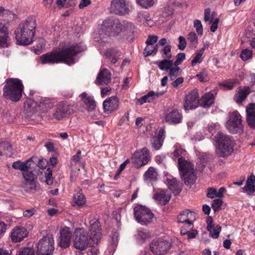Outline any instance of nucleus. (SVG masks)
<instances>
[{"label":"nucleus","instance_id":"nucleus-1","mask_svg":"<svg viewBox=\"0 0 255 255\" xmlns=\"http://www.w3.org/2000/svg\"><path fill=\"white\" fill-rule=\"evenodd\" d=\"M85 46L82 43L66 45L61 49L53 50L40 57L42 64H54L64 63L69 65L75 63V57L84 51Z\"/></svg>","mask_w":255,"mask_h":255},{"label":"nucleus","instance_id":"nucleus-2","mask_svg":"<svg viewBox=\"0 0 255 255\" xmlns=\"http://www.w3.org/2000/svg\"><path fill=\"white\" fill-rule=\"evenodd\" d=\"M36 24L33 18L28 17L21 22L15 30V39L20 45H28L33 41Z\"/></svg>","mask_w":255,"mask_h":255},{"label":"nucleus","instance_id":"nucleus-3","mask_svg":"<svg viewBox=\"0 0 255 255\" xmlns=\"http://www.w3.org/2000/svg\"><path fill=\"white\" fill-rule=\"evenodd\" d=\"M24 88V85L20 79L14 78H7L3 87L2 96L7 100L14 103L17 102L22 98Z\"/></svg>","mask_w":255,"mask_h":255},{"label":"nucleus","instance_id":"nucleus-4","mask_svg":"<svg viewBox=\"0 0 255 255\" xmlns=\"http://www.w3.org/2000/svg\"><path fill=\"white\" fill-rule=\"evenodd\" d=\"M218 144L216 152L219 157H227L234 151V143L232 137L221 132H218L215 136Z\"/></svg>","mask_w":255,"mask_h":255},{"label":"nucleus","instance_id":"nucleus-5","mask_svg":"<svg viewBox=\"0 0 255 255\" xmlns=\"http://www.w3.org/2000/svg\"><path fill=\"white\" fill-rule=\"evenodd\" d=\"M178 166L181 177L185 184H194L197 178L194 165L183 157H180L178 160Z\"/></svg>","mask_w":255,"mask_h":255},{"label":"nucleus","instance_id":"nucleus-6","mask_svg":"<svg viewBox=\"0 0 255 255\" xmlns=\"http://www.w3.org/2000/svg\"><path fill=\"white\" fill-rule=\"evenodd\" d=\"M229 119L226 123V128L233 134H241L244 131V124L242 117L238 111L229 113Z\"/></svg>","mask_w":255,"mask_h":255},{"label":"nucleus","instance_id":"nucleus-7","mask_svg":"<svg viewBox=\"0 0 255 255\" xmlns=\"http://www.w3.org/2000/svg\"><path fill=\"white\" fill-rule=\"evenodd\" d=\"M54 241L53 235L48 234L37 244V255H51L54 251Z\"/></svg>","mask_w":255,"mask_h":255},{"label":"nucleus","instance_id":"nucleus-8","mask_svg":"<svg viewBox=\"0 0 255 255\" xmlns=\"http://www.w3.org/2000/svg\"><path fill=\"white\" fill-rule=\"evenodd\" d=\"M134 215L137 222L142 225L150 223L154 217L149 209L141 205H138L134 207Z\"/></svg>","mask_w":255,"mask_h":255},{"label":"nucleus","instance_id":"nucleus-9","mask_svg":"<svg viewBox=\"0 0 255 255\" xmlns=\"http://www.w3.org/2000/svg\"><path fill=\"white\" fill-rule=\"evenodd\" d=\"M89 245L88 234L83 228H76L73 233V246L80 251L87 249Z\"/></svg>","mask_w":255,"mask_h":255},{"label":"nucleus","instance_id":"nucleus-10","mask_svg":"<svg viewBox=\"0 0 255 255\" xmlns=\"http://www.w3.org/2000/svg\"><path fill=\"white\" fill-rule=\"evenodd\" d=\"M150 159L149 150L144 147L134 152L132 156L131 162L135 167L139 168L147 164Z\"/></svg>","mask_w":255,"mask_h":255},{"label":"nucleus","instance_id":"nucleus-11","mask_svg":"<svg viewBox=\"0 0 255 255\" xmlns=\"http://www.w3.org/2000/svg\"><path fill=\"white\" fill-rule=\"evenodd\" d=\"M182 112L176 109L168 108L164 112V119L169 125H177L182 122Z\"/></svg>","mask_w":255,"mask_h":255},{"label":"nucleus","instance_id":"nucleus-12","mask_svg":"<svg viewBox=\"0 0 255 255\" xmlns=\"http://www.w3.org/2000/svg\"><path fill=\"white\" fill-rule=\"evenodd\" d=\"M199 94L196 90L189 92L184 99V109L185 111L195 109L199 105Z\"/></svg>","mask_w":255,"mask_h":255},{"label":"nucleus","instance_id":"nucleus-13","mask_svg":"<svg viewBox=\"0 0 255 255\" xmlns=\"http://www.w3.org/2000/svg\"><path fill=\"white\" fill-rule=\"evenodd\" d=\"M73 112L72 106L65 101H62L57 105L53 116L56 119L60 120L67 115L72 114Z\"/></svg>","mask_w":255,"mask_h":255},{"label":"nucleus","instance_id":"nucleus-14","mask_svg":"<svg viewBox=\"0 0 255 255\" xmlns=\"http://www.w3.org/2000/svg\"><path fill=\"white\" fill-rule=\"evenodd\" d=\"M170 244L166 241H153L150 245L151 251L156 255H164L170 249Z\"/></svg>","mask_w":255,"mask_h":255},{"label":"nucleus","instance_id":"nucleus-15","mask_svg":"<svg viewBox=\"0 0 255 255\" xmlns=\"http://www.w3.org/2000/svg\"><path fill=\"white\" fill-rule=\"evenodd\" d=\"M128 10L124 0H113L111 2L110 12L117 15H123Z\"/></svg>","mask_w":255,"mask_h":255},{"label":"nucleus","instance_id":"nucleus-16","mask_svg":"<svg viewBox=\"0 0 255 255\" xmlns=\"http://www.w3.org/2000/svg\"><path fill=\"white\" fill-rule=\"evenodd\" d=\"M60 234L58 245L63 249L68 248L71 244L72 235L70 228L67 227L63 228L61 230Z\"/></svg>","mask_w":255,"mask_h":255},{"label":"nucleus","instance_id":"nucleus-17","mask_svg":"<svg viewBox=\"0 0 255 255\" xmlns=\"http://www.w3.org/2000/svg\"><path fill=\"white\" fill-rule=\"evenodd\" d=\"M119 99L117 96H112L105 100L103 104L105 113L109 114L116 110L119 107Z\"/></svg>","mask_w":255,"mask_h":255},{"label":"nucleus","instance_id":"nucleus-18","mask_svg":"<svg viewBox=\"0 0 255 255\" xmlns=\"http://www.w3.org/2000/svg\"><path fill=\"white\" fill-rule=\"evenodd\" d=\"M91 226L89 229L90 235V239H92L93 241L97 242L101 238L102 235V229L100 222L96 220L93 223H90Z\"/></svg>","mask_w":255,"mask_h":255},{"label":"nucleus","instance_id":"nucleus-19","mask_svg":"<svg viewBox=\"0 0 255 255\" xmlns=\"http://www.w3.org/2000/svg\"><path fill=\"white\" fill-rule=\"evenodd\" d=\"M246 121L250 128L255 129V103L249 104L246 108Z\"/></svg>","mask_w":255,"mask_h":255},{"label":"nucleus","instance_id":"nucleus-20","mask_svg":"<svg viewBox=\"0 0 255 255\" xmlns=\"http://www.w3.org/2000/svg\"><path fill=\"white\" fill-rule=\"evenodd\" d=\"M251 93V90L250 87H240L238 88L237 93L234 95L233 99L237 103L239 104H242Z\"/></svg>","mask_w":255,"mask_h":255},{"label":"nucleus","instance_id":"nucleus-21","mask_svg":"<svg viewBox=\"0 0 255 255\" xmlns=\"http://www.w3.org/2000/svg\"><path fill=\"white\" fill-rule=\"evenodd\" d=\"M28 235L27 230L22 227H15L11 233V239L14 242H19Z\"/></svg>","mask_w":255,"mask_h":255},{"label":"nucleus","instance_id":"nucleus-22","mask_svg":"<svg viewBox=\"0 0 255 255\" xmlns=\"http://www.w3.org/2000/svg\"><path fill=\"white\" fill-rule=\"evenodd\" d=\"M165 138V131L163 129H160L155 135L150 139V143L152 147L155 150L159 149L162 146Z\"/></svg>","mask_w":255,"mask_h":255},{"label":"nucleus","instance_id":"nucleus-23","mask_svg":"<svg viewBox=\"0 0 255 255\" xmlns=\"http://www.w3.org/2000/svg\"><path fill=\"white\" fill-rule=\"evenodd\" d=\"M215 96L211 92L203 95L199 99V105L204 108H209L214 103Z\"/></svg>","mask_w":255,"mask_h":255},{"label":"nucleus","instance_id":"nucleus-24","mask_svg":"<svg viewBox=\"0 0 255 255\" xmlns=\"http://www.w3.org/2000/svg\"><path fill=\"white\" fill-rule=\"evenodd\" d=\"M111 73L107 69H104L101 70L97 77V82L100 85H107L111 81Z\"/></svg>","mask_w":255,"mask_h":255},{"label":"nucleus","instance_id":"nucleus-25","mask_svg":"<svg viewBox=\"0 0 255 255\" xmlns=\"http://www.w3.org/2000/svg\"><path fill=\"white\" fill-rule=\"evenodd\" d=\"M80 97L88 111H92L95 109L96 104L93 97L89 96L86 92L82 93Z\"/></svg>","mask_w":255,"mask_h":255},{"label":"nucleus","instance_id":"nucleus-26","mask_svg":"<svg viewBox=\"0 0 255 255\" xmlns=\"http://www.w3.org/2000/svg\"><path fill=\"white\" fill-rule=\"evenodd\" d=\"M8 31L4 24L0 23V47H3L7 42Z\"/></svg>","mask_w":255,"mask_h":255},{"label":"nucleus","instance_id":"nucleus-27","mask_svg":"<svg viewBox=\"0 0 255 255\" xmlns=\"http://www.w3.org/2000/svg\"><path fill=\"white\" fill-rule=\"evenodd\" d=\"M154 198L161 205L166 204L170 199V196L166 194V192L163 190L156 192L154 195Z\"/></svg>","mask_w":255,"mask_h":255},{"label":"nucleus","instance_id":"nucleus-28","mask_svg":"<svg viewBox=\"0 0 255 255\" xmlns=\"http://www.w3.org/2000/svg\"><path fill=\"white\" fill-rule=\"evenodd\" d=\"M191 213L189 210H185L178 215L177 220L179 223H184L187 224L189 229L192 228V224L189 220L188 215Z\"/></svg>","mask_w":255,"mask_h":255},{"label":"nucleus","instance_id":"nucleus-29","mask_svg":"<svg viewBox=\"0 0 255 255\" xmlns=\"http://www.w3.org/2000/svg\"><path fill=\"white\" fill-rule=\"evenodd\" d=\"M154 64L162 71H168L171 67L174 66L173 62L171 59H164L160 61H156Z\"/></svg>","mask_w":255,"mask_h":255},{"label":"nucleus","instance_id":"nucleus-30","mask_svg":"<svg viewBox=\"0 0 255 255\" xmlns=\"http://www.w3.org/2000/svg\"><path fill=\"white\" fill-rule=\"evenodd\" d=\"M73 202L74 204V206L76 205L79 207H82L86 203V198L81 191L74 194Z\"/></svg>","mask_w":255,"mask_h":255},{"label":"nucleus","instance_id":"nucleus-31","mask_svg":"<svg viewBox=\"0 0 255 255\" xmlns=\"http://www.w3.org/2000/svg\"><path fill=\"white\" fill-rule=\"evenodd\" d=\"M113 22L114 18H108L103 21L101 26V29L106 35H110L111 34V29Z\"/></svg>","mask_w":255,"mask_h":255},{"label":"nucleus","instance_id":"nucleus-32","mask_svg":"<svg viewBox=\"0 0 255 255\" xmlns=\"http://www.w3.org/2000/svg\"><path fill=\"white\" fill-rule=\"evenodd\" d=\"M166 184L168 188L175 195L179 193L181 190L178 188V183L175 178L170 179L167 178Z\"/></svg>","mask_w":255,"mask_h":255},{"label":"nucleus","instance_id":"nucleus-33","mask_svg":"<svg viewBox=\"0 0 255 255\" xmlns=\"http://www.w3.org/2000/svg\"><path fill=\"white\" fill-rule=\"evenodd\" d=\"M120 52L115 51L114 49H109L105 52V56L106 57L111 58V62L112 64H115L118 61V56H120Z\"/></svg>","mask_w":255,"mask_h":255},{"label":"nucleus","instance_id":"nucleus-34","mask_svg":"<svg viewBox=\"0 0 255 255\" xmlns=\"http://www.w3.org/2000/svg\"><path fill=\"white\" fill-rule=\"evenodd\" d=\"M31 159L26 161L25 162H22L20 161H15L12 163V167L15 169H19L21 171L27 170L29 168V166L27 165L28 162L30 161Z\"/></svg>","mask_w":255,"mask_h":255},{"label":"nucleus","instance_id":"nucleus-35","mask_svg":"<svg viewBox=\"0 0 255 255\" xmlns=\"http://www.w3.org/2000/svg\"><path fill=\"white\" fill-rule=\"evenodd\" d=\"M119 234L117 231H113L110 236L111 241L110 248H111L113 252L115 250L118 244V238Z\"/></svg>","mask_w":255,"mask_h":255},{"label":"nucleus","instance_id":"nucleus-36","mask_svg":"<svg viewBox=\"0 0 255 255\" xmlns=\"http://www.w3.org/2000/svg\"><path fill=\"white\" fill-rule=\"evenodd\" d=\"M158 51V46L155 45L153 46L152 45H147L143 50V54L144 57H147L151 55L152 54H156Z\"/></svg>","mask_w":255,"mask_h":255},{"label":"nucleus","instance_id":"nucleus-37","mask_svg":"<svg viewBox=\"0 0 255 255\" xmlns=\"http://www.w3.org/2000/svg\"><path fill=\"white\" fill-rule=\"evenodd\" d=\"M144 176L146 179L155 181L157 176V173L155 171V169L153 167H150L144 173Z\"/></svg>","mask_w":255,"mask_h":255},{"label":"nucleus","instance_id":"nucleus-38","mask_svg":"<svg viewBox=\"0 0 255 255\" xmlns=\"http://www.w3.org/2000/svg\"><path fill=\"white\" fill-rule=\"evenodd\" d=\"M171 46L167 45L160 50V53L161 54L162 57L165 59H171L172 55L171 52Z\"/></svg>","mask_w":255,"mask_h":255},{"label":"nucleus","instance_id":"nucleus-39","mask_svg":"<svg viewBox=\"0 0 255 255\" xmlns=\"http://www.w3.org/2000/svg\"><path fill=\"white\" fill-rule=\"evenodd\" d=\"M155 95V93L153 91H149L148 93L141 97L138 99L139 104L142 105L146 102H151L153 99V96Z\"/></svg>","mask_w":255,"mask_h":255},{"label":"nucleus","instance_id":"nucleus-40","mask_svg":"<svg viewBox=\"0 0 255 255\" xmlns=\"http://www.w3.org/2000/svg\"><path fill=\"white\" fill-rule=\"evenodd\" d=\"M34 108H35V110H33V111H41L42 112L44 113L47 111L48 109L50 108L49 100H42V101L40 102L39 104L36 107H34Z\"/></svg>","mask_w":255,"mask_h":255},{"label":"nucleus","instance_id":"nucleus-41","mask_svg":"<svg viewBox=\"0 0 255 255\" xmlns=\"http://www.w3.org/2000/svg\"><path fill=\"white\" fill-rule=\"evenodd\" d=\"M187 39L190 42V46L195 48L198 43V37L194 32H190L187 36Z\"/></svg>","mask_w":255,"mask_h":255},{"label":"nucleus","instance_id":"nucleus-42","mask_svg":"<svg viewBox=\"0 0 255 255\" xmlns=\"http://www.w3.org/2000/svg\"><path fill=\"white\" fill-rule=\"evenodd\" d=\"M252 51L248 49H245L241 51L240 57L242 60L245 61L252 57Z\"/></svg>","mask_w":255,"mask_h":255},{"label":"nucleus","instance_id":"nucleus-43","mask_svg":"<svg viewBox=\"0 0 255 255\" xmlns=\"http://www.w3.org/2000/svg\"><path fill=\"white\" fill-rule=\"evenodd\" d=\"M180 70V68L178 66L175 67L172 66L170 69H169L168 75L171 80H173L178 76V72Z\"/></svg>","mask_w":255,"mask_h":255},{"label":"nucleus","instance_id":"nucleus-44","mask_svg":"<svg viewBox=\"0 0 255 255\" xmlns=\"http://www.w3.org/2000/svg\"><path fill=\"white\" fill-rule=\"evenodd\" d=\"M210 14H211V9L210 8H206L204 10V20L205 21H210V22L211 23L213 22L214 17L215 15V12H213L211 14V17H210Z\"/></svg>","mask_w":255,"mask_h":255},{"label":"nucleus","instance_id":"nucleus-45","mask_svg":"<svg viewBox=\"0 0 255 255\" xmlns=\"http://www.w3.org/2000/svg\"><path fill=\"white\" fill-rule=\"evenodd\" d=\"M18 255H35V253L33 248L25 247L19 250Z\"/></svg>","mask_w":255,"mask_h":255},{"label":"nucleus","instance_id":"nucleus-46","mask_svg":"<svg viewBox=\"0 0 255 255\" xmlns=\"http://www.w3.org/2000/svg\"><path fill=\"white\" fill-rule=\"evenodd\" d=\"M137 3L142 7L147 8L152 6L154 0H137Z\"/></svg>","mask_w":255,"mask_h":255},{"label":"nucleus","instance_id":"nucleus-47","mask_svg":"<svg viewBox=\"0 0 255 255\" xmlns=\"http://www.w3.org/2000/svg\"><path fill=\"white\" fill-rule=\"evenodd\" d=\"M185 151L183 150L181 147H176L173 152V159L176 160V158L178 159L180 157H182V154Z\"/></svg>","mask_w":255,"mask_h":255},{"label":"nucleus","instance_id":"nucleus-48","mask_svg":"<svg viewBox=\"0 0 255 255\" xmlns=\"http://www.w3.org/2000/svg\"><path fill=\"white\" fill-rule=\"evenodd\" d=\"M194 27L195 28L198 35L203 34V26L200 20L195 19L194 21Z\"/></svg>","mask_w":255,"mask_h":255},{"label":"nucleus","instance_id":"nucleus-49","mask_svg":"<svg viewBox=\"0 0 255 255\" xmlns=\"http://www.w3.org/2000/svg\"><path fill=\"white\" fill-rule=\"evenodd\" d=\"M176 57L177 59L174 62H173L174 67H177L180 65L182 61L185 59L186 55L184 53H180L177 54Z\"/></svg>","mask_w":255,"mask_h":255},{"label":"nucleus","instance_id":"nucleus-50","mask_svg":"<svg viewBox=\"0 0 255 255\" xmlns=\"http://www.w3.org/2000/svg\"><path fill=\"white\" fill-rule=\"evenodd\" d=\"M221 231V227L218 225L214 227L212 229L211 232L210 233L211 237L214 239H217L219 238V234Z\"/></svg>","mask_w":255,"mask_h":255},{"label":"nucleus","instance_id":"nucleus-51","mask_svg":"<svg viewBox=\"0 0 255 255\" xmlns=\"http://www.w3.org/2000/svg\"><path fill=\"white\" fill-rule=\"evenodd\" d=\"M22 175L26 181V183L34 180L32 172L29 171L28 169H27V170L23 171Z\"/></svg>","mask_w":255,"mask_h":255},{"label":"nucleus","instance_id":"nucleus-52","mask_svg":"<svg viewBox=\"0 0 255 255\" xmlns=\"http://www.w3.org/2000/svg\"><path fill=\"white\" fill-rule=\"evenodd\" d=\"M244 189L248 195H251L252 193L255 192V185L249 183V182H247Z\"/></svg>","mask_w":255,"mask_h":255},{"label":"nucleus","instance_id":"nucleus-53","mask_svg":"<svg viewBox=\"0 0 255 255\" xmlns=\"http://www.w3.org/2000/svg\"><path fill=\"white\" fill-rule=\"evenodd\" d=\"M223 201L220 199H214L212 204V207L215 212H216L221 206Z\"/></svg>","mask_w":255,"mask_h":255},{"label":"nucleus","instance_id":"nucleus-54","mask_svg":"<svg viewBox=\"0 0 255 255\" xmlns=\"http://www.w3.org/2000/svg\"><path fill=\"white\" fill-rule=\"evenodd\" d=\"M46 181L48 185H51L53 183L52 170L48 168L47 169V172L45 173Z\"/></svg>","mask_w":255,"mask_h":255},{"label":"nucleus","instance_id":"nucleus-55","mask_svg":"<svg viewBox=\"0 0 255 255\" xmlns=\"http://www.w3.org/2000/svg\"><path fill=\"white\" fill-rule=\"evenodd\" d=\"M179 44L178 45V48L180 50H183L185 49L187 43L185 38L182 36H180L178 38Z\"/></svg>","mask_w":255,"mask_h":255},{"label":"nucleus","instance_id":"nucleus-56","mask_svg":"<svg viewBox=\"0 0 255 255\" xmlns=\"http://www.w3.org/2000/svg\"><path fill=\"white\" fill-rule=\"evenodd\" d=\"M148 18H149V15L148 14H145L143 13L139 12L137 14V20L143 24L145 23V22Z\"/></svg>","mask_w":255,"mask_h":255},{"label":"nucleus","instance_id":"nucleus-57","mask_svg":"<svg viewBox=\"0 0 255 255\" xmlns=\"http://www.w3.org/2000/svg\"><path fill=\"white\" fill-rule=\"evenodd\" d=\"M158 37L156 35H149L148 36L147 39L145 41L147 45H153L157 41Z\"/></svg>","mask_w":255,"mask_h":255},{"label":"nucleus","instance_id":"nucleus-58","mask_svg":"<svg viewBox=\"0 0 255 255\" xmlns=\"http://www.w3.org/2000/svg\"><path fill=\"white\" fill-rule=\"evenodd\" d=\"M113 24L116 25L115 26V33H119L122 29L123 25L120 22V21L117 18L114 19Z\"/></svg>","mask_w":255,"mask_h":255},{"label":"nucleus","instance_id":"nucleus-59","mask_svg":"<svg viewBox=\"0 0 255 255\" xmlns=\"http://www.w3.org/2000/svg\"><path fill=\"white\" fill-rule=\"evenodd\" d=\"M203 58L202 56L196 53V56L193 58L191 61V66H194L197 63H201L202 62Z\"/></svg>","mask_w":255,"mask_h":255},{"label":"nucleus","instance_id":"nucleus-60","mask_svg":"<svg viewBox=\"0 0 255 255\" xmlns=\"http://www.w3.org/2000/svg\"><path fill=\"white\" fill-rule=\"evenodd\" d=\"M198 80L201 82H205L207 81V75L205 72H201L197 74L196 75Z\"/></svg>","mask_w":255,"mask_h":255},{"label":"nucleus","instance_id":"nucleus-61","mask_svg":"<svg viewBox=\"0 0 255 255\" xmlns=\"http://www.w3.org/2000/svg\"><path fill=\"white\" fill-rule=\"evenodd\" d=\"M137 236L141 239L144 240L149 237V235L146 231L139 230L138 231Z\"/></svg>","mask_w":255,"mask_h":255},{"label":"nucleus","instance_id":"nucleus-62","mask_svg":"<svg viewBox=\"0 0 255 255\" xmlns=\"http://www.w3.org/2000/svg\"><path fill=\"white\" fill-rule=\"evenodd\" d=\"M216 189L213 188H210L208 189L207 196L208 198H214L216 197Z\"/></svg>","mask_w":255,"mask_h":255},{"label":"nucleus","instance_id":"nucleus-63","mask_svg":"<svg viewBox=\"0 0 255 255\" xmlns=\"http://www.w3.org/2000/svg\"><path fill=\"white\" fill-rule=\"evenodd\" d=\"M183 81L184 79L182 77H179L172 83L171 85L173 87L177 88L183 82Z\"/></svg>","mask_w":255,"mask_h":255},{"label":"nucleus","instance_id":"nucleus-64","mask_svg":"<svg viewBox=\"0 0 255 255\" xmlns=\"http://www.w3.org/2000/svg\"><path fill=\"white\" fill-rule=\"evenodd\" d=\"M219 22V18H216L215 20L212 22V25L210 27V30L212 32H215L218 28V25Z\"/></svg>","mask_w":255,"mask_h":255}]
</instances>
